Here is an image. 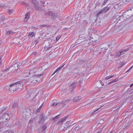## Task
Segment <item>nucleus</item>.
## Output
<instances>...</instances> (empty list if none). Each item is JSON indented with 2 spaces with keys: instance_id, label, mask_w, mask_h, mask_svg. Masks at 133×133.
<instances>
[{
  "instance_id": "nucleus-6",
  "label": "nucleus",
  "mask_w": 133,
  "mask_h": 133,
  "mask_svg": "<svg viewBox=\"0 0 133 133\" xmlns=\"http://www.w3.org/2000/svg\"><path fill=\"white\" fill-rule=\"evenodd\" d=\"M35 73H36L35 74V76H36L35 78L37 80V82H38V81L40 79V78L38 77L41 76L42 75H43L44 74V73L43 72H42L41 73L38 74V72H37V71L36 72H35Z\"/></svg>"
},
{
  "instance_id": "nucleus-23",
  "label": "nucleus",
  "mask_w": 133,
  "mask_h": 133,
  "mask_svg": "<svg viewBox=\"0 0 133 133\" xmlns=\"http://www.w3.org/2000/svg\"><path fill=\"white\" fill-rule=\"evenodd\" d=\"M52 47V46H47L46 45H45V46L44 47V50H49L50 48H51Z\"/></svg>"
},
{
  "instance_id": "nucleus-59",
  "label": "nucleus",
  "mask_w": 133,
  "mask_h": 133,
  "mask_svg": "<svg viewBox=\"0 0 133 133\" xmlns=\"http://www.w3.org/2000/svg\"><path fill=\"white\" fill-rule=\"evenodd\" d=\"M120 19H118V20H120Z\"/></svg>"
},
{
  "instance_id": "nucleus-17",
  "label": "nucleus",
  "mask_w": 133,
  "mask_h": 133,
  "mask_svg": "<svg viewBox=\"0 0 133 133\" xmlns=\"http://www.w3.org/2000/svg\"><path fill=\"white\" fill-rule=\"evenodd\" d=\"M70 121H67L66 122V124L64 127L65 128H67L68 127L70 126L71 125L70 124Z\"/></svg>"
},
{
  "instance_id": "nucleus-5",
  "label": "nucleus",
  "mask_w": 133,
  "mask_h": 133,
  "mask_svg": "<svg viewBox=\"0 0 133 133\" xmlns=\"http://www.w3.org/2000/svg\"><path fill=\"white\" fill-rule=\"evenodd\" d=\"M15 84H13L10 85L9 86V89L10 91V92L12 93H13L17 89V87H16V86L15 85Z\"/></svg>"
},
{
  "instance_id": "nucleus-25",
  "label": "nucleus",
  "mask_w": 133,
  "mask_h": 133,
  "mask_svg": "<svg viewBox=\"0 0 133 133\" xmlns=\"http://www.w3.org/2000/svg\"><path fill=\"white\" fill-rule=\"evenodd\" d=\"M43 104H42L38 108V109L37 110V111L38 112H39L40 111L41 109L42 108L43 105Z\"/></svg>"
},
{
  "instance_id": "nucleus-52",
  "label": "nucleus",
  "mask_w": 133,
  "mask_h": 133,
  "mask_svg": "<svg viewBox=\"0 0 133 133\" xmlns=\"http://www.w3.org/2000/svg\"><path fill=\"white\" fill-rule=\"evenodd\" d=\"M112 83H111V82H109L108 83V84L109 85H110V84H111Z\"/></svg>"
},
{
  "instance_id": "nucleus-46",
  "label": "nucleus",
  "mask_w": 133,
  "mask_h": 133,
  "mask_svg": "<svg viewBox=\"0 0 133 133\" xmlns=\"http://www.w3.org/2000/svg\"><path fill=\"white\" fill-rule=\"evenodd\" d=\"M133 66V65L132 66V67H131L130 68H129V69L127 71V72H128V71H129L131 68Z\"/></svg>"
},
{
  "instance_id": "nucleus-56",
  "label": "nucleus",
  "mask_w": 133,
  "mask_h": 133,
  "mask_svg": "<svg viewBox=\"0 0 133 133\" xmlns=\"http://www.w3.org/2000/svg\"><path fill=\"white\" fill-rule=\"evenodd\" d=\"M26 133H30L29 132V131H27V132H26Z\"/></svg>"
},
{
  "instance_id": "nucleus-12",
  "label": "nucleus",
  "mask_w": 133,
  "mask_h": 133,
  "mask_svg": "<svg viewBox=\"0 0 133 133\" xmlns=\"http://www.w3.org/2000/svg\"><path fill=\"white\" fill-rule=\"evenodd\" d=\"M121 4H115L114 7L113 8L114 9H117V10H119L120 9Z\"/></svg>"
},
{
  "instance_id": "nucleus-61",
  "label": "nucleus",
  "mask_w": 133,
  "mask_h": 133,
  "mask_svg": "<svg viewBox=\"0 0 133 133\" xmlns=\"http://www.w3.org/2000/svg\"><path fill=\"white\" fill-rule=\"evenodd\" d=\"M7 70V69L6 70Z\"/></svg>"
},
{
  "instance_id": "nucleus-53",
  "label": "nucleus",
  "mask_w": 133,
  "mask_h": 133,
  "mask_svg": "<svg viewBox=\"0 0 133 133\" xmlns=\"http://www.w3.org/2000/svg\"><path fill=\"white\" fill-rule=\"evenodd\" d=\"M107 50V49H106L105 48V49H104V50H105V51Z\"/></svg>"
},
{
  "instance_id": "nucleus-11",
  "label": "nucleus",
  "mask_w": 133,
  "mask_h": 133,
  "mask_svg": "<svg viewBox=\"0 0 133 133\" xmlns=\"http://www.w3.org/2000/svg\"><path fill=\"white\" fill-rule=\"evenodd\" d=\"M36 76H32L30 79V80L33 83H36L37 82V80L36 79L35 77Z\"/></svg>"
},
{
  "instance_id": "nucleus-42",
  "label": "nucleus",
  "mask_w": 133,
  "mask_h": 133,
  "mask_svg": "<svg viewBox=\"0 0 133 133\" xmlns=\"http://www.w3.org/2000/svg\"><path fill=\"white\" fill-rule=\"evenodd\" d=\"M120 17V16H119V15H117L116 17V19H118V18Z\"/></svg>"
},
{
  "instance_id": "nucleus-3",
  "label": "nucleus",
  "mask_w": 133,
  "mask_h": 133,
  "mask_svg": "<svg viewBox=\"0 0 133 133\" xmlns=\"http://www.w3.org/2000/svg\"><path fill=\"white\" fill-rule=\"evenodd\" d=\"M45 15L47 16H50L53 19H54L57 16V14L52 11H49L45 14Z\"/></svg>"
},
{
  "instance_id": "nucleus-36",
  "label": "nucleus",
  "mask_w": 133,
  "mask_h": 133,
  "mask_svg": "<svg viewBox=\"0 0 133 133\" xmlns=\"http://www.w3.org/2000/svg\"><path fill=\"white\" fill-rule=\"evenodd\" d=\"M61 36H59L58 37H57L56 38V40L57 41H58L59 39V38H61Z\"/></svg>"
},
{
  "instance_id": "nucleus-47",
  "label": "nucleus",
  "mask_w": 133,
  "mask_h": 133,
  "mask_svg": "<svg viewBox=\"0 0 133 133\" xmlns=\"http://www.w3.org/2000/svg\"><path fill=\"white\" fill-rule=\"evenodd\" d=\"M102 84V85H104V83L103 82H102L101 81L100 82Z\"/></svg>"
},
{
  "instance_id": "nucleus-49",
  "label": "nucleus",
  "mask_w": 133,
  "mask_h": 133,
  "mask_svg": "<svg viewBox=\"0 0 133 133\" xmlns=\"http://www.w3.org/2000/svg\"><path fill=\"white\" fill-rule=\"evenodd\" d=\"M22 3L23 4H25V2H24V1H23V2H22Z\"/></svg>"
},
{
  "instance_id": "nucleus-57",
  "label": "nucleus",
  "mask_w": 133,
  "mask_h": 133,
  "mask_svg": "<svg viewBox=\"0 0 133 133\" xmlns=\"http://www.w3.org/2000/svg\"><path fill=\"white\" fill-rule=\"evenodd\" d=\"M100 52H98V51H97V53H100Z\"/></svg>"
},
{
  "instance_id": "nucleus-50",
  "label": "nucleus",
  "mask_w": 133,
  "mask_h": 133,
  "mask_svg": "<svg viewBox=\"0 0 133 133\" xmlns=\"http://www.w3.org/2000/svg\"><path fill=\"white\" fill-rule=\"evenodd\" d=\"M97 49V48H96H96H95V49H94V51H95V52H96V50Z\"/></svg>"
},
{
  "instance_id": "nucleus-19",
  "label": "nucleus",
  "mask_w": 133,
  "mask_h": 133,
  "mask_svg": "<svg viewBox=\"0 0 133 133\" xmlns=\"http://www.w3.org/2000/svg\"><path fill=\"white\" fill-rule=\"evenodd\" d=\"M35 34L34 32H30L28 34V36L32 37L34 36Z\"/></svg>"
},
{
  "instance_id": "nucleus-32",
  "label": "nucleus",
  "mask_w": 133,
  "mask_h": 133,
  "mask_svg": "<svg viewBox=\"0 0 133 133\" xmlns=\"http://www.w3.org/2000/svg\"><path fill=\"white\" fill-rule=\"evenodd\" d=\"M118 81V79H115L114 80H113L111 81L110 82L111 83H113L114 82H116L117 81Z\"/></svg>"
},
{
  "instance_id": "nucleus-62",
  "label": "nucleus",
  "mask_w": 133,
  "mask_h": 133,
  "mask_svg": "<svg viewBox=\"0 0 133 133\" xmlns=\"http://www.w3.org/2000/svg\"><path fill=\"white\" fill-rule=\"evenodd\" d=\"M39 70H41V69H39Z\"/></svg>"
},
{
  "instance_id": "nucleus-31",
  "label": "nucleus",
  "mask_w": 133,
  "mask_h": 133,
  "mask_svg": "<svg viewBox=\"0 0 133 133\" xmlns=\"http://www.w3.org/2000/svg\"><path fill=\"white\" fill-rule=\"evenodd\" d=\"M2 58V57L1 56H0V67L1 66L2 63V61L1 60Z\"/></svg>"
},
{
  "instance_id": "nucleus-44",
  "label": "nucleus",
  "mask_w": 133,
  "mask_h": 133,
  "mask_svg": "<svg viewBox=\"0 0 133 133\" xmlns=\"http://www.w3.org/2000/svg\"><path fill=\"white\" fill-rule=\"evenodd\" d=\"M35 44H36L38 43V41L37 40H35Z\"/></svg>"
},
{
  "instance_id": "nucleus-20",
  "label": "nucleus",
  "mask_w": 133,
  "mask_h": 133,
  "mask_svg": "<svg viewBox=\"0 0 133 133\" xmlns=\"http://www.w3.org/2000/svg\"><path fill=\"white\" fill-rule=\"evenodd\" d=\"M15 32L12 31H9L7 32L6 34L8 35H12L15 34Z\"/></svg>"
},
{
  "instance_id": "nucleus-9",
  "label": "nucleus",
  "mask_w": 133,
  "mask_h": 133,
  "mask_svg": "<svg viewBox=\"0 0 133 133\" xmlns=\"http://www.w3.org/2000/svg\"><path fill=\"white\" fill-rule=\"evenodd\" d=\"M77 83V82H74L70 85V89L71 91H72V90L76 87Z\"/></svg>"
},
{
  "instance_id": "nucleus-29",
  "label": "nucleus",
  "mask_w": 133,
  "mask_h": 133,
  "mask_svg": "<svg viewBox=\"0 0 133 133\" xmlns=\"http://www.w3.org/2000/svg\"><path fill=\"white\" fill-rule=\"evenodd\" d=\"M103 13L102 12V10H101L98 13H97V16H98L99 15L101 14H103Z\"/></svg>"
},
{
  "instance_id": "nucleus-54",
  "label": "nucleus",
  "mask_w": 133,
  "mask_h": 133,
  "mask_svg": "<svg viewBox=\"0 0 133 133\" xmlns=\"http://www.w3.org/2000/svg\"><path fill=\"white\" fill-rule=\"evenodd\" d=\"M69 101H70L69 100H66L65 101V102H66V101H69Z\"/></svg>"
},
{
  "instance_id": "nucleus-4",
  "label": "nucleus",
  "mask_w": 133,
  "mask_h": 133,
  "mask_svg": "<svg viewBox=\"0 0 133 133\" xmlns=\"http://www.w3.org/2000/svg\"><path fill=\"white\" fill-rule=\"evenodd\" d=\"M25 62V61H23L22 63H19V64H18L17 63H16L14 64V65H12V67L14 69V70H17L18 68H19V66L20 65L21 66V65L22 66L23 65H24V64Z\"/></svg>"
},
{
  "instance_id": "nucleus-45",
  "label": "nucleus",
  "mask_w": 133,
  "mask_h": 133,
  "mask_svg": "<svg viewBox=\"0 0 133 133\" xmlns=\"http://www.w3.org/2000/svg\"><path fill=\"white\" fill-rule=\"evenodd\" d=\"M8 133H14V132L13 131H10Z\"/></svg>"
},
{
  "instance_id": "nucleus-51",
  "label": "nucleus",
  "mask_w": 133,
  "mask_h": 133,
  "mask_svg": "<svg viewBox=\"0 0 133 133\" xmlns=\"http://www.w3.org/2000/svg\"><path fill=\"white\" fill-rule=\"evenodd\" d=\"M47 43H48V45H50V43L49 42H47Z\"/></svg>"
},
{
  "instance_id": "nucleus-24",
  "label": "nucleus",
  "mask_w": 133,
  "mask_h": 133,
  "mask_svg": "<svg viewBox=\"0 0 133 133\" xmlns=\"http://www.w3.org/2000/svg\"><path fill=\"white\" fill-rule=\"evenodd\" d=\"M47 126L45 125H43L42 127V131L43 132H44V131L46 129Z\"/></svg>"
},
{
  "instance_id": "nucleus-41",
  "label": "nucleus",
  "mask_w": 133,
  "mask_h": 133,
  "mask_svg": "<svg viewBox=\"0 0 133 133\" xmlns=\"http://www.w3.org/2000/svg\"><path fill=\"white\" fill-rule=\"evenodd\" d=\"M86 42H88V41L85 40L84 41H83V42H82L83 43H84Z\"/></svg>"
},
{
  "instance_id": "nucleus-14",
  "label": "nucleus",
  "mask_w": 133,
  "mask_h": 133,
  "mask_svg": "<svg viewBox=\"0 0 133 133\" xmlns=\"http://www.w3.org/2000/svg\"><path fill=\"white\" fill-rule=\"evenodd\" d=\"M30 14V13L29 12H28L27 14H25V17L24 19L25 21H27L29 17V15Z\"/></svg>"
},
{
  "instance_id": "nucleus-8",
  "label": "nucleus",
  "mask_w": 133,
  "mask_h": 133,
  "mask_svg": "<svg viewBox=\"0 0 133 133\" xmlns=\"http://www.w3.org/2000/svg\"><path fill=\"white\" fill-rule=\"evenodd\" d=\"M34 71L33 69L31 70H26L25 71V75L26 76H29V75H31V74L32 75L34 72Z\"/></svg>"
},
{
  "instance_id": "nucleus-10",
  "label": "nucleus",
  "mask_w": 133,
  "mask_h": 133,
  "mask_svg": "<svg viewBox=\"0 0 133 133\" xmlns=\"http://www.w3.org/2000/svg\"><path fill=\"white\" fill-rule=\"evenodd\" d=\"M67 117L68 116L65 117L61 118V120L59 121L58 124L60 125L62 124L64 122V121L65 120H66Z\"/></svg>"
},
{
  "instance_id": "nucleus-38",
  "label": "nucleus",
  "mask_w": 133,
  "mask_h": 133,
  "mask_svg": "<svg viewBox=\"0 0 133 133\" xmlns=\"http://www.w3.org/2000/svg\"><path fill=\"white\" fill-rule=\"evenodd\" d=\"M5 6V5L3 4H0V7H3Z\"/></svg>"
},
{
  "instance_id": "nucleus-48",
  "label": "nucleus",
  "mask_w": 133,
  "mask_h": 133,
  "mask_svg": "<svg viewBox=\"0 0 133 133\" xmlns=\"http://www.w3.org/2000/svg\"><path fill=\"white\" fill-rule=\"evenodd\" d=\"M133 86V83L132 84H131L130 85V87H131Z\"/></svg>"
},
{
  "instance_id": "nucleus-30",
  "label": "nucleus",
  "mask_w": 133,
  "mask_h": 133,
  "mask_svg": "<svg viewBox=\"0 0 133 133\" xmlns=\"http://www.w3.org/2000/svg\"><path fill=\"white\" fill-rule=\"evenodd\" d=\"M34 119L32 118H31L30 119L29 121V124L32 123H33Z\"/></svg>"
},
{
  "instance_id": "nucleus-58",
  "label": "nucleus",
  "mask_w": 133,
  "mask_h": 133,
  "mask_svg": "<svg viewBox=\"0 0 133 133\" xmlns=\"http://www.w3.org/2000/svg\"><path fill=\"white\" fill-rule=\"evenodd\" d=\"M26 5H28V4H26Z\"/></svg>"
},
{
  "instance_id": "nucleus-39",
  "label": "nucleus",
  "mask_w": 133,
  "mask_h": 133,
  "mask_svg": "<svg viewBox=\"0 0 133 133\" xmlns=\"http://www.w3.org/2000/svg\"><path fill=\"white\" fill-rule=\"evenodd\" d=\"M36 54H37V52H33L32 54V55H36Z\"/></svg>"
},
{
  "instance_id": "nucleus-26",
  "label": "nucleus",
  "mask_w": 133,
  "mask_h": 133,
  "mask_svg": "<svg viewBox=\"0 0 133 133\" xmlns=\"http://www.w3.org/2000/svg\"><path fill=\"white\" fill-rule=\"evenodd\" d=\"M114 75H111V76H108L106 77L105 78V79L107 80L108 79L110 78L114 77Z\"/></svg>"
},
{
  "instance_id": "nucleus-28",
  "label": "nucleus",
  "mask_w": 133,
  "mask_h": 133,
  "mask_svg": "<svg viewBox=\"0 0 133 133\" xmlns=\"http://www.w3.org/2000/svg\"><path fill=\"white\" fill-rule=\"evenodd\" d=\"M59 103H58L57 102H54L52 104V106L54 107L56 106L57 105L59 104Z\"/></svg>"
},
{
  "instance_id": "nucleus-33",
  "label": "nucleus",
  "mask_w": 133,
  "mask_h": 133,
  "mask_svg": "<svg viewBox=\"0 0 133 133\" xmlns=\"http://www.w3.org/2000/svg\"><path fill=\"white\" fill-rule=\"evenodd\" d=\"M13 12V10L11 9H9V14L10 15Z\"/></svg>"
},
{
  "instance_id": "nucleus-35",
  "label": "nucleus",
  "mask_w": 133,
  "mask_h": 133,
  "mask_svg": "<svg viewBox=\"0 0 133 133\" xmlns=\"http://www.w3.org/2000/svg\"><path fill=\"white\" fill-rule=\"evenodd\" d=\"M17 105V104L15 102H14L13 104V107L14 108Z\"/></svg>"
},
{
  "instance_id": "nucleus-40",
  "label": "nucleus",
  "mask_w": 133,
  "mask_h": 133,
  "mask_svg": "<svg viewBox=\"0 0 133 133\" xmlns=\"http://www.w3.org/2000/svg\"><path fill=\"white\" fill-rule=\"evenodd\" d=\"M109 0H104V4H105L106 3H107V1H108Z\"/></svg>"
},
{
  "instance_id": "nucleus-7",
  "label": "nucleus",
  "mask_w": 133,
  "mask_h": 133,
  "mask_svg": "<svg viewBox=\"0 0 133 133\" xmlns=\"http://www.w3.org/2000/svg\"><path fill=\"white\" fill-rule=\"evenodd\" d=\"M14 84L16 85V87H17V89H18L21 88V87L23 86V83L21 81L17 82L16 83H14Z\"/></svg>"
},
{
  "instance_id": "nucleus-60",
  "label": "nucleus",
  "mask_w": 133,
  "mask_h": 133,
  "mask_svg": "<svg viewBox=\"0 0 133 133\" xmlns=\"http://www.w3.org/2000/svg\"><path fill=\"white\" fill-rule=\"evenodd\" d=\"M112 132L111 131L110 133H111Z\"/></svg>"
},
{
  "instance_id": "nucleus-16",
  "label": "nucleus",
  "mask_w": 133,
  "mask_h": 133,
  "mask_svg": "<svg viewBox=\"0 0 133 133\" xmlns=\"http://www.w3.org/2000/svg\"><path fill=\"white\" fill-rule=\"evenodd\" d=\"M81 99L80 96L76 97L73 98V101L75 102H76L79 101Z\"/></svg>"
},
{
  "instance_id": "nucleus-21",
  "label": "nucleus",
  "mask_w": 133,
  "mask_h": 133,
  "mask_svg": "<svg viewBox=\"0 0 133 133\" xmlns=\"http://www.w3.org/2000/svg\"><path fill=\"white\" fill-rule=\"evenodd\" d=\"M91 36H91H90V40L91 41H92V42H94V41L95 42H96L97 40L96 39H95V38H94L93 37H92Z\"/></svg>"
},
{
  "instance_id": "nucleus-55",
  "label": "nucleus",
  "mask_w": 133,
  "mask_h": 133,
  "mask_svg": "<svg viewBox=\"0 0 133 133\" xmlns=\"http://www.w3.org/2000/svg\"><path fill=\"white\" fill-rule=\"evenodd\" d=\"M100 132H101V131H99L97 133H100Z\"/></svg>"
},
{
  "instance_id": "nucleus-22",
  "label": "nucleus",
  "mask_w": 133,
  "mask_h": 133,
  "mask_svg": "<svg viewBox=\"0 0 133 133\" xmlns=\"http://www.w3.org/2000/svg\"><path fill=\"white\" fill-rule=\"evenodd\" d=\"M60 114H59L53 118H52L55 121H56L57 120V119L59 118V116H60Z\"/></svg>"
},
{
  "instance_id": "nucleus-1",
  "label": "nucleus",
  "mask_w": 133,
  "mask_h": 133,
  "mask_svg": "<svg viewBox=\"0 0 133 133\" xmlns=\"http://www.w3.org/2000/svg\"><path fill=\"white\" fill-rule=\"evenodd\" d=\"M31 2L33 4L36 9L39 10V11H42V9H40L39 2L37 0H32Z\"/></svg>"
},
{
  "instance_id": "nucleus-37",
  "label": "nucleus",
  "mask_w": 133,
  "mask_h": 133,
  "mask_svg": "<svg viewBox=\"0 0 133 133\" xmlns=\"http://www.w3.org/2000/svg\"><path fill=\"white\" fill-rule=\"evenodd\" d=\"M41 3V4H44L45 2L44 1H40Z\"/></svg>"
},
{
  "instance_id": "nucleus-13",
  "label": "nucleus",
  "mask_w": 133,
  "mask_h": 133,
  "mask_svg": "<svg viewBox=\"0 0 133 133\" xmlns=\"http://www.w3.org/2000/svg\"><path fill=\"white\" fill-rule=\"evenodd\" d=\"M3 117L5 118L6 120L10 119L9 115L8 114H4L3 115Z\"/></svg>"
},
{
  "instance_id": "nucleus-43",
  "label": "nucleus",
  "mask_w": 133,
  "mask_h": 133,
  "mask_svg": "<svg viewBox=\"0 0 133 133\" xmlns=\"http://www.w3.org/2000/svg\"><path fill=\"white\" fill-rule=\"evenodd\" d=\"M101 107L99 108H98V109H96V110H95L94 112H93V113H94L96 111H98V110H99V109L100 108H101Z\"/></svg>"
},
{
  "instance_id": "nucleus-27",
  "label": "nucleus",
  "mask_w": 133,
  "mask_h": 133,
  "mask_svg": "<svg viewBox=\"0 0 133 133\" xmlns=\"http://www.w3.org/2000/svg\"><path fill=\"white\" fill-rule=\"evenodd\" d=\"M44 117L43 116H42L41 118L40 122H43V121H44Z\"/></svg>"
},
{
  "instance_id": "nucleus-2",
  "label": "nucleus",
  "mask_w": 133,
  "mask_h": 133,
  "mask_svg": "<svg viewBox=\"0 0 133 133\" xmlns=\"http://www.w3.org/2000/svg\"><path fill=\"white\" fill-rule=\"evenodd\" d=\"M129 49L126 48L125 49H122L120 50L116 51V54L115 55V57L117 58L123 55L125 52L128 50Z\"/></svg>"
},
{
  "instance_id": "nucleus-34",
  "label": "nucleus",
  "mask_w": 133,
  "mask_h": 133,
  "mask_svg": "<svg viewBox=\"0 0 133 133\" xmlns=\"http://www.w3.org/2000/svg\"><path fill=\"white\" fill-rule=\"evenodd\" d=\"M40 27H47V26L46 25H40Z\"/></svg>"
},
{
  "instance_id": "nucleus-15",
  "label": "nucleus",
  "mask_w": 133,
  "mask_h": 133,
  "mask_svg": "<svg viewBox=\"0 0 133 133\" xmlns=\"http://www.w3.org/2000/svg\"><path fill=\"white\" fill-rule=\"evenodd\" d=\"M109 9L110 8L109 7H106L104 8L101 10L103 13H105L107 12L109 10Z\"/></svg>"
},
{
  "instance_id": "nucleus-18",
  "label": "nucleus",
  "mask_w": 133,
  "mask_h": 133,
  "mask_svg": "<svg viewBox=\"0 0 133 133\" xmlns=\"http://www.w3.org/2000/svg\"><path fill=\"white\" fill-rule=\"evenodd\" d=\"M64 64L62 65L61 66H60L52 74V75L53 74H54L56 72L58 71L59 70H60L63 67Z\"/></svg>"
}]
</instances>
